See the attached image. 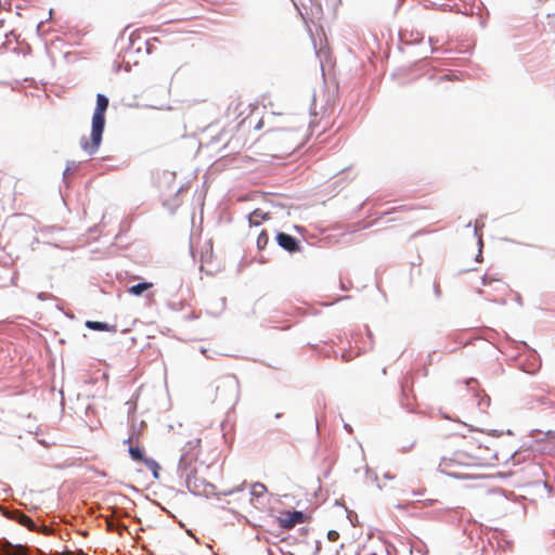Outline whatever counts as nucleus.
<instances>
[{
  "label": "nucleus",
  "instance_id": "1",
  "mask_svg": "<svg viewBox=\"0 0 555 555\" xmlns=\"http://www.w3.org/2000/svg\"><path fill=\"white\" fill-rule=\"evenodd\" d=\"M489 460L490 450L478 439L463 438L459 449L440 460L438 469L455 479H473L478 476L476 469L487 465Z\"/></svg>",
  "mask_w": 555,
  "mask_h": 555
},
{
  "label": "nucleus",
  "instance_id": "2",
  "mask_svg": "<svg viewBox=\"0 0 555 555\" xmlns=\"http://www.w3.org/2000/svg\"><path fill=\"white\" fill-rule=\"evenodd\" d=\"M108 107V99L104 94L96 95V106L92 116L91 139L81 140V147L89 155L94 154L102 141L105 126V112Z\"/></svg>",
  "mask_w": 555,
  "mask_h": 555
},
{
  "label": "nucleus",
  "instance_id": "3",
  "mask_svg": "<svg viewBox=\"0 0 555 555\" xmlns=\"http://www.w3.org/2000/svg\"><path fill=\"white\" fill-rule=\"evenodd\" d=\"M482 285L485 288L479 289V293L491 301L498 304H505L509 294V286L500 279H493L486 275L482 279Z\"/></svg>",
  "mask_w": 555,
  "mask_h": 555
},
{
  "label": "nucleus",
  "instance_id": "4",
  "mask_svg": "<svg viewBox=\"0 0 555 555\" xmlns=\"http://www.w3.org/2000/svg\"><path fill=\"white\" fill-rule=\"evenodd\" d=\"M307 516L299 511H281L276 516V522L285 530L293 529L296 525L304 524Z\"/></svg>",
  "mask_w": 555,
  "mask_h": 555
},
{
  "label": "nucleus",
  "instance_id": "5",
  "mask_svg": "<svg viewBox=\"0 0 555 555\" xmlns=\"http://www.w3.org/2000/svg\"><path fill=\"white\" fill-rule=\"evenodd\" d=\"M128 451H129L130 457L133 461L143 463L146 466V468H149L152 472L153 477L155 479L159 478L160 465L155 460L146 457L143 450L139 447L129 446Z\"/></svg>",
  "mask_w": 555,
  "mask_h": 555
},
{
  "label": "nucleus",
  "instance_id": "6",
  "mask_svg": "<svg viewBox=\"0 0 555 555\" xmlns=\"http://www.w3.org/2000/svg\"><path fill=\"white\" fill-rule=\"evenodd\" d=\"M278 244L289 253H295L300 249L299 242L292 235L280 232L276 235Z\"/></svg>",
  "mask_w": 555,
  "mask_h": 555
},
{
  "label": "nucleus",
  "instance_id": "7",
  "mask_svg": "<svg viewBox=\"0 0 555 555\" xmlns=\"http://www.w3.org/2000/svg\"><path fill=\"white\" fill-rule=\"evenodd\" d=\"M541 11L545 14L547 26L551 30H555V0H540Z\"/></svg>",
  "mask_w": 555,
  "mask_h": 555
},
{
  "label": "nucleus",
  "instance_id": "8",
  "mask_svg": "<svg viewBox=\"0 0 555 555\" xmlns=\"http://www.w3.org/2000/svg\"><path fill=\"white\" fill-rule=\"evenodd\" d=\"M1 552L4 555H29V548L24 545H14L9 541L0 543Z\"/></svg>",
  "mask_w": 555,
  "mask_h": 555
},
{
  "label": "nucleus",
  "instance_id": "9",
  "mask_svg": "<svg viewBox=\"0 0 555 555\" xmlns=\"http://www.w3.org/2000/svg\"><path fill=\"white\" fill-rule=\"evenodd\" d=\"M14 519L22 526L28 528L29 530H34L36 525L34 522V520L27 516L26 514L20 512V511H15L14 513Z\"/></svg>",
  "mask_w": 555,
  "mask_h": 555
},
{
  "label": "nucleus",
  "instance_id": "10",
  "mask_svg": "<svg viewBox=\"0 0 555 555\" xmlns=\"http://www.w3.org/2000/svg\"><path fill=\"white\" fill-rule=\"evenodd\" d=\"M85 325L88 328L93 330V331L116 332L115 325H109V324L103 323V322L87 321Z\"/></svg>",
  "mask_w": 555,
  "mask_h": 555
},
{
  "label": "nucleus",
  "instance_id": "11",
  "mask_svg": "<svg viewBox=\"0 0 555 555\" xmlns=\"http://www.w3.org/2000/svg\"><path fill=\"white\" fill-rule=\"evenodd\" d=\"M267 487L261 482H255L250 487V495H251V502L254 500H259L260 498H263L267 493Z\"/></svg>",
  "mask_w": 555,
  "mask_h": 555
},
{
  "label": "nucleus",
  "instance_id": "12",
  "mask_svg": "<svg viewBox=\"0 0 555 555\" xmlns=\"http://www.w3.org/2000/svg\"><path fill=\"white\" fill-rule=\"evenodd\" d=\"M152 287H153V283H151V282H142V283H139L137 285H132L131 287H129L128 292L131 295L140 296L144 292H146L147 289H150Z\"/></svg>",
  "mask_w": 555,
  "mask_h": 555
},
{
  "label": "nucleus",
  "instance_id": "13",
  "mask_svg": "<svg viewBox=\"0 0 555 555\" xmlns=\"http://www.w3.org/2000/svg\"><path fill=\"white\" fill-rule=\"evenodd\" d=\"M267 218V214H264L260 209H255L248 217L250 225H259L261 224Z\"/></svg>",
  "mask_w": 555,
  "mask_h": 555
},
{
  "label": "nucleus",
  "instance_id": "14",
  "mask_svg": "<svg viewBox=\"0 0 555 555\" xmlns=\"http://www.w3.org/2000/svg\"><path fill=\"white\" fill-rule=\"evenodd\" d=\"M269 241V236L266 231H262L257 237V246L262 249Z\"/></svg>",
  "mask_w": 555,
  "mask_h": 555
},
{
  "label": "nucleus",
  "instance_id": "15",
  "mask_svg": "<svg viewBox=\"0 0 555 555\" xmlns=\"http://www.w3.org/2000/svg\"><path fill=\"white\" fill-rule=\"evenodd\" d=\"M337 537H338V533L336 531H330L328 532V539L331 541H335L337 539Z\"/></svg>",
  "mask_w": 555,
  "mask_h": 555
},
{
  "label": "nucleus",
  "instance_id": "16",
  "mask_svg": "<svg viewBox=\"0 0 555 555\" xmlns=\"http://www.w3.org/2000/svg\"><path fill=\"white\" fill-rule=\"evenodd\" d=\"M131 439H132L131 437L128 438L127 440H125V443H129L130 444L131 443Z\"/></svg>",
  "mask_w": 555,
  "mask_h": 555
}]
</instances>
